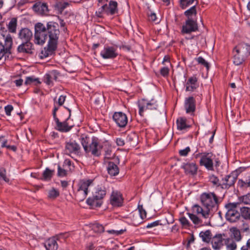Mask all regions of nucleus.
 Returning a JSON list of instances; mask_svg holds the SVG:
<instances>
[{
	"instance_id": "obj_56",
	"label": "nucleus",
	"mask_w": 250,
	"mask_h": 250,
	"mask_svg": "<svg viewBox=\"0 0 250 250\" xmlns=\"http://www.w3.org/2000/svg\"><path fill=\"white\" fill-rule=\"evenodd\" d=\"M160 74L164 77H167L169 73V69L167 66L162 67L160 70Z\"/></svg>"
},
{
	"instance_id": "obj_31",
	"label": "nucleus",
	"mask_w": 250,
	"mask_h": 250,
	"mask_svg": "<svg viewBox=\"0 0 250 250\" xmlns=\"http://www.w3.org/2000/svg\"><path fill=\"white\" fill-rule=\"evenodd\" d=\"M107 170L108 173L111 176H116L119 173V168L118 166L111 161L108 162Z\"/></svg>"
},
{
	"instance_id": "obj_45",
	"label": "nucleus",
	"mask_w": 250,
	"mask_h": 250,
	"mask_svg": "<svg viewBox=\"0 0 250 250\" xmlns=\"http://www.w3.org/2000/svg\"><path fill=\"white\" fill-rule=\"evenodd\" d=\"M241 203L240 202H234L229 203L226 204L225 208L227 209V212H231L233 210H236V208L237 207H241L240 206Z\"/></svg>"
},
{
	"instance_id": "obj_27",
	"label": "nucleus",
	"mask_w": 250,
	"mask_h": 250,
	"mask_svg": "<svg viewBox=\"0 0 250 250\" xmlns=\"http://www.w3.org/2000/svg\"><path fill=\"white\" fill-rule=\"evenodd\" d=\"M94 180L93 179H82L80 180L78 184V190L83 191V192L88 193V187L92 184Z\"/></svg>"
},
{
	"instance_id": "obj_17",
	"label": "nucleus",
	"mask_w": 250,
	"mask_h": 250,
	"mask_svg": "<svg viewBox=\"0 0 250 250\" xmlns=\"http://www.w3.org/2000/svg\"><path fill=\"white\" fill-rule=\"evenodd\" d=\"M126 146L128 149L135 147L138 143V136L135 132L128 134L126 138Z\"/></svg>"
},
{
	"instance_id": "obj_18",
	"label": "nucleus",
	"mask_w": 250,
	"mask_h": 250,
	"mask_svg": "<svg viewBox=\"0 0 250 250\" xmlns=\"http://www.w3.org/2000/svg\"><path fill=\"white\" fill-rule=\"evenodd\" d=\"M199 87L198 78L196 75L189 77L186 83V91L193 92Z\"/></svg>"
},
{
	"instance_id": "obj_38",
	"label": "nucleus",
	"mask_w": 250,
	"mask_h": 250,
	"mask_svg": "<svg viewBox=\"0 0 250 250\" xmlns=\"http://www.w3.org/2000/svg\"><path fill=\"white\" fill-rule=\"evenodd\" d=\"M230 231L232 232L231 238L237 242H239L241 240L242 236L239 229L236 228H232L230 229Z\"/></svg>"
},
{
	"instance_id": "obj_1",
	"label": "nucleus",
	"mask_w": 250,
	"mask_h": 250,
	"mask_svg": "<svg viewBox=\"0 0 250 250\" xmlns=\"http://www.w3.org/2000/svg\"><path fill=\"white\" fill-rule=\"evenodd\" d=\"M60 31L57 22L50 21L44 25L42 22H37L35 25V40L38 44H43L49 38L47 48L41 52V58L49 57L55 53L57 49Z\"/></svg>"
},
{
	"instance_id": "obj_47",
	"label": "nucleus",
	"mask_w": 250,
	"mask_h": 250,
	"mask_svg": "<svg viewBox=\"0 0 250 250\" xmlns=\"http://www.w3.org/2000/svg\"><path fill=\"white\" fill-rule=\"evenodd\" d=\"M209 181L211 183L213 186L221 188V183L219 182V178L215 175L212 174L209 177Z\"/></svg>"
},
{
	"instance_id": "obj_59",
	"label": "nucleus",
	"mask_w": 250,
	"mask_h": 250,
	"mask_svg": "<svg viewBox=\"0 0 250 250\" xmlns=\"http://www.w3.org/2000/svg\"><path fill=\"white\" fill-rule=\"evenodd\" d=\"M190 151V148L189 146H187L184 149L180 150L179 154L181 156H186Z\"/></svg>"
},
{
	"instance_id": "obj_21",
	"label": "nucleus",
	"mask_w": 250,
	"mask_h": 250,
	"mask_svg": "<svg viewBox=\"0 0 250 250\" xmlns=\"http://www.w3.org/2000/svg\"><path fill=\"white\" fill-rule=\"evenodd\" d=\"M181 168L184 169L186 174L194 175L197 174L198 166L194 163H183Z\"/></svg>"
},
{
	"instance_id": "obj_54",
	"label": "nucleus",
	"mask_w": 250,
	"mask_h": 250,
	"mask_svg": "<svg viewBox=\"0 0 250 250\" xmlns=\"http://www.w3.org/2000/svg\"><path fill=\"white\" fill-rule=\"evenodd\" d=\"M6 169L4 167L0 168V179H2L6 182H8L9 179L6 176Z\"/></svg>"
},
{
	"instance_id": "obj_39",
	"label": "nucleus",
	"mask_w": 250,
	"mask_h": 250,
	"mask_svg": "<svg viewBox=\"0 0 250 250\" xmlns=\"http://www.w3.org/2000/svg\"><path fill=\"white\" fill-rule=\"evenodd\" d=\"M195 1H196V4L195 5H197L198 2V0H180L179 6L181 9H185L190 5L193 4Z\"/></svg>"
},
{
	"instance_id": "obj_43",
	"label": "nucleus",
	"mask_w": 250,
	"mask_h": 250,
	"mask_svg": "<svg viewBox=\"0 0 250 250\" xmlns=\"http://www.w3.org/2000/svg\"><path fill=\"white\" fill-rule=\"evenodd\" d=\"M237 187L241 190H245L248 188H250V184L245 180L239 179L237 182Z\"/></svg>"
},
{
	"instance_id": "obj_20",
	"label": "nucleus",
	"mask_w": 250,
	"mask_h": 250,
	"mask_svg": "<svg viewBox=\"0 0 250 250\" xmlns=\"http://www.w3.org/2000/svg\"><path fill=\"white\" fill-rule=\"evenodd\" d=\"M33 37L32 31L28 28H22L18 33V38L22 42H31L30 41Z\"/></svg>"
},
{
	"instance_id": "obj_32",
	"label": "nucleus",
	"mask_w": 250,
	"mask_h": 250,
	"mask_svg": "<svg viewBox=\"0 0 250 250\" xmlns=\"http://www.w3.org/2000/svg\"><path fill=\"white\" fill-rule=\"evenodd\" d=\"M197 14L196 5L192 6L189 9L185 11L184 13L187 19H197Z\"/></svg>"
},
{
	"instance_id": "obj_23",
	"label": "nucleus",
	"mask_w": 250,
	"mask_h": 250,
	"mask_svg": "<svg viewBox=\"0 0 250 250\" xmlns=\"http://www.w3.org/2000/svg\"><path fill=\"white\" fill-rule=\"evenodd\" d=\"M57 239L56 237H53L46 240L43 243L46 250H57L58 248Z\"/></svg>"
},
{
	"instance_id": "obj_3",
	"label": "nucleus",
	"mask_w": 250,
	"mask_h": 250,
	"mask_svg": "<svg viewBox=\"0 0 250 250\" xmlns=\"http://www.w3.org/2000/svg\"><path fill=\"white\" fill-rule=\"evenodd\" d=\"M199 199L202 206L206 209V212L210 213L213 210H217L221 202L220 198L214 192H204L200 195Z\"/></svg>"
},
{
	"instance_id": "obj_35",
	"label": "nucleus",
	"mask_w": 250,
	"mask_h": 250,
	"mask_svg": "<svg viewBox=\"0 0 250 250\" xmlns=\"http://www.w3.org/2000/svg\"><path fill=\"white\" fill-rule=\"evenodd\" d=\"M199 236L202 238L203 242L209 243L212 237L211 231L209 229L206 230L205 231H201L199 233Z\"/></svg>"
},
{
	"instance_id": "obj_58",
	"label": "nucleus",
	"mask_w": 250,
	"mask_h": 250,
	"mask_svg": "<svg viewBox=\"0 0 250 250\" xmlns=\"http://www.w3.org/2000/svg\"><path fill=\"white\" fill-rule=\"evenodd\" d=\"M50 76H51V79L54 80L55 81H57L58 76L59 75V73L56 70H53L49 72V73Z\"/></svg>"
},
{
	"instance_id": "obj_49",
	"label": "nucleus",
	"mask_w": 250,
	"mask_h": 250,
	"mask_svg": "<svg viewBox=\"0 0 250 250\" xmlns=\"http://www.w3.org/2000/svg\"><path fill=\"white\" fill-rule=\"evenodd\" d=\"M93 230L97 233H102L104 231V226L99 223H95L92 226Z\"/></svg>"
},
{
	"instance_id": "obj_12",
	"label": "nucleus",
	"mask_w": 250,
	"mask_h": 250,
	"mask_svg": "<svg viewBox=\"0 0 250 250\" xmlns=\"http://www.w3.org/2000/svg\"><path fill=\"white\" fill-rule=\"evenodd\" d=\"M117 51V46L106 45L101 52L100 55L104 59H114L118 55Z\"/></svg>"
},
{
	"instance_id": "obj_44",
	"label": "nucleus",
	"mask_w": 250,
	"mask_h": 250,
	"mask_svg": "<svg viewBox=\"0 0 250 250\" xmlns=\"http://www.w3.org/2000/svg\"><path fill=\"white\" fill-rule=\"evenodd\" d=\"M87 194L86 192L77 189L75 194V199L79 202L83 201L86 197Z\"/></svg>"
},
{
	"instance_id": "obj_36",
	"label": "nucleus",
	"mask_w": 250,
	"mask_h": 250,
	"mask_svg": "<svg viewBox=\"0 0 250 250\" xmlns=\"http://www.w3.org/2000/svg\"><path fill=\"white\" fill-rule=\"evenodd\" d=\"M41 83L39 78H36L34 76L27 77L26 78L24 84L26 85H34L37 86Z\"/></svg>"
},
{
	"instance_id": "obj_63",
	"label": "nucleus",
	"mask_w": 250,
	"mask_h": 250,
	"mask_svg": "<svg viewBox=\"0 0 250 250\" xmlns=\"http://www.w3.org/2000/svg\"><path fill=\"white\" fill-rule=\"evenodd\" d=\"M125 231V229H121L120 230H115L113 229L108 230H107V232L109 234H116V235H120L122 234L124 231Z\"/></svg>"
},
{
	"instance_id": "obj_10",
	"label": "nucleus",
	"mask_w": 250,
	"mask_h": 250,
	"mask_svg": "<svg viewBox=\"0 0 250 250\" xmlns=\"http://www.w3.org/2000/svg\"><path fill=\"white\" fill-rule=\"evenodd\" d=\"M237 177L238 174L235 171H232L230 174L225 175L221 180V188L228 189L230 187H233L237 179Z\"/></svg>"
},
{
	"instance_id": "obj_41",
	"label": "nucleus",
	"mask_w": 250,
	"mask_h": 250,
	"mask_svg": "<svg viewBox=\"0 0 250 250\" xmlns=\"http://www.w3.org/2000/svg\"><path fill=\"white\" fill-rule=\"evenodd\" d=\"M240 215L244 219L250 220V208L247 207H241Z\"/></svg>"
},
{
	"instance_id": "obj_25",
	"label": "nucleus",
	"mask_w": 250,
	"mask_h": 250,
	"mask_svg": "<svg viewBox=\"0 0 250 250\" xmlns=\"http://www.w3.org/2000/svg\"><path fill=\"white\" fill-rule=\"evenodd\" d=\"M234 49H237L239 53L247 57L250 55V45L247 43L242 42L238 44L234 47Z\"/></svg>"
},
{
	"instance_id": "obj_37",
	"label": "nucleus",
	"mask_w": 250,
	"mask_h": 250,
	"mask_svg": "<svg viewBox=\"0 0 250 250\" xmlns=\"http://www.w3.org/2000/svg\"><path fill=\"white\" fill-rule=\"evenodd\" d=\"M192 209L197 214L201 213L203 217L205 218H206L207 216H208L210 214L209 212H206V209H204L203 206L201 207L198 204L194 205L192 207Z\"/></svg>"
},
{
	"instance_id": "obj_22",
	"label": "nucleus",
	"mask_w": 250,
	"mask_h": 250,
	"mask_svg": "<svg viewBox=\"0 0 250 250\" xmlns=\"http://www.w3.org/2000/svg\"><path fill=\"white\" fill-rule=\"evenodd\" d=\"M176 125L177 129L180 131L187 130L191 127L187 119L184 117H180L177 119Z\"/></svg>"
},
{
	"instance_id": "obj_50",
	"label": "nucleus",
	"mask_w": 250,
	"mask_h": 250,
	"mask_svg": "<svg viewBox=\"0 0 250 250\" xmlns=\"http://www.w3.org/2000/svg\"><path fill=\"white\" fill-rule=\"evenodd\" d=\"M239 199L240 203H243L246 205H250V193L239 197Z\"/></svg>"
},
{
	"instance_id": "obj_15",
	"label": "nucleus",
	"mask_w": 250,
	"mask_h": 250,
	"mask_svg": "<svg viewBox=\"0 0 250 250\" xmlns=\"http://www.w3.org/2000/svg\"><path fill=\"white\" fill-rule=\"evenodd\" d=\"M34 50V46L31 42H24L18 46L17 51L20 54H33Z\"/></svg>"
},
{
	"instance_id": "obj_48",
	"label": "nucleus",
	"mask_w": 250,
	"mask_h": 250,
	"mask_svg": "<svg viewBox=\"0 0 250 250\" xmlns=\"http://www.w3.org/2000/svg\"><path fill=\"white\" fill-rule=\"evenodd\" d=\"M139 214L140 217L142 220L140 222L135 221L134 218L132 219L133 223L135 226H137L140 224L142 223L143 222L142 220L146 217V212L145 210H142V211H140L139 212Z\"/></svg>"
},
{
	"instance_id": "obj_24",
	"label": "nucleus",
	"mask_w": 250,
	"mask_h": 250,
	"mask_svg": "<svg viewBox=\"0 0 250 250\" xmlns=\"http://www.w3.org/2000/svg\"><path fill=\"white\" fill-rule=\"evenodd\" d=\"M233 62L236 65L242 64L247 58L246 56L243 55L241 53H239L237 49H234V48L233 50Z\"/></svg>"
},
{
	"instance_id": "obj_64",
	"label": "nucleus",
	"mask_w": 250,
	"mask_h": 250,
	"mask_svg": "<svg viewBox=\"0 0 250 250\" xmlns=\"http://www.w3.org/2000/svg\"><path fill=\"white\" fill-rule=\"evenodd\" d=\"M160 222H161L160 220H157L152 223H149L147 224L146 228H151L152 227H156L159 225H161V224L160 223Z\"/></svg>"
},
{
	"instance_id": "obj_29",
	"label": "nucleus",
	"mask_w": 250,
	"mask_h": 250,
	"mask_svg": "<svg viewBox=\"0 0 250 250\" xmlns=\"http://www.w3.org/2000/svg\"><path fill=\"white\" fill-rule=\"evenodd\" d=\"M226 217L227 220L229 222L234 223L240 219V213L236 210L231 212H227L226 214Z\"/></svg>"
},
{
	"instance_id": "obj_14",
	"label": "nucleus",
	"mask_w": 250,
	"mask_h": 250,
	"mask_svg": "<svg viewBox=\"0 0 250 250\" xmlns=\"http://www.w3.org/2000/svg\"><path fill=\"white\" fill-rule=\"evenodd\" d=\"M124 198L122 193L118 191H113L110 196V204L114 207L123 206Z\"/></svg>"
},
{
	"instance_id": "obj_5",
	"label": "nucleus",
	"mask_w": 250,
	"mask_h": 250,
	"mask_svg": "<svg viewBox=\"0 0 250 250\" xmlns=\"http://www.w3.org/2000/svg\"><path fill=\"white\" fill-rule=\"evenodd\" d=\"M59 109V107L55 105L52 111V115L54 120L56 123V125L55 129L61 132H67L70 131L73 127V125H69L68 121L65 117L62 118L64 120L62 122H60L59 118L57 116V111Z\"/></svg>"
},
{
	"instance_id": "obj_46",
	"label": "nucleus",
	"mask_w": 250,
	"mask_h": 250,
	"mask_svg": "<svg viewBox=\"0 0 250 250\" xmlns=\"http://www.w3.org/2000/svg\"><path fill=\"white\" fill-rule=\"evenodd\" d=\"M59 196V191L54 188L48 192V198L50 199L54 200Z\"/></svg>"
},
{
	"instance_id": "obj_61",
	"label": "nucleus",
	"mask_w": 250,
	"mask_h": 250,
	"mask_svg": "<svg viewBox=\"0 0 250 250\" xmlns=\"http://www.w3.org/2000/svg\"><path fill=\"white\" fill-rule=\"evenodd\" d=\"M116 144L118 146H123L126 145V140L125 141L122 138H117L116 140Z\"/></svg>"
},
{
	"instance_id": "obj_28",
	"label": "nucleus",
	"mask_w": 250,
	"mask_h": 250,
	"mask_svg": "<svg viewBox=\"0 0 250 250\" xmlns=\"http://www.w3.org/2000/svg\"><path fill=\"white\" fill-rule=\"evenodd\" d=\"M69 5V3L63 0H57L53 5V7L58 14H62L63 11Z\"/></svg>"
},
{
	"instance_id": "obj_11",
	"label": "nucleus",
	"mask_w": 250,
	"mask_h": 250,
	"mask_svg": "<svg viewBox=\"0 0 250 250\" xmlns=\"http://www.w3.org/2000/svg\"><path fill=\"white\" fill-rule=\"evenodd\" d=\"M198 30L197 19H186L182 26L181 33L182 34H188Z\"/></svg>"
},
{
	"instance_id": "obj_6",
	"label": "nucleus",
	"mask_w": 250,
	"mask_h": 250,
	"mask_svg": "<svg viewBox=\"0 0 250 250\" xmlns=\"http://www.w3.org/2000/svg\"><path fill=\"white\" fill-rule=\"evenodd\" d=\"M139 107V114L141 116H144V113L147 110H153L158 109V105L157 102L154 99L147 100L145 99H142L138 102Z\"/></svg>"
},
{
	"instance_id": "obj_2",
	"label": "nucleus",
	"mask_w": 250,
	"mask_h": 250,
	"mask_svg": "<svg viewBox=\"0 0 250 250\" xmlns=\"http://www.w3.org/2000/svg\"><path fill=\"white\" fill-rule=\"evenodd\" d=\"M79 141L86 154L91 153L94 157H99L101 155L102 146L99 145V139L97 137H90L87 134H83L79 138Z\"/></svg>"
},
{
	"instance_id": "obj_7",
	"label": "nucleus",
	"mask_w": 250,
	"mask_h": 250,
	"mask_svg": "<svg viewBox=\"0 0 250 250\" xmlns=\"http://www.w3.org/2000/svg\"><path fill=\"white\" fill-rule=\"evenodd\" d=\"M13 39L10 34H8L4 39V44L0 42V61L3 58L4 60L11 54Z\"/></svg>"
},
{
	"instance_id": "obj_60",
	"label": "nucleus",
	"mask_w": 250,
	"mask_h": 250,
	"mask_svg": "<svg viewBox=\"0 0 250 250\" xmlns=\"http://www.w3.org/2000/svg\"><path fill=\"white\" fill-rule=\"evenodd\" d=\"M13 110V107L11 104L7 105L4 107V110L6 113V115L7 116H10L11 112Z\"/></svg>"
},
{
	"instance_id": "obj_19",
	"label": "nucleus",
	"mask_w": 250,
	"mask_h": 250,
	"mask_svg": "<svg viewBox=\"0 0 250 250\" xmlns=\"http://www.w3.org/2000/svg\"><path fill=\"white\" fill-rule=\"evenodd\" d=\"M185 108L187 113H193L196 109V101L193 96L186 98L185 101Z\"/></svg>"
},
{
	"instance_id": "obj_42",
	"label": "nucleus",
	"mask_w": 250,
	"mask_h": 250,
	"mask_svg": "<svg viewBox=\"0 0 250 250\" xmlns=\"http://www.w3.org/2000/svg\"><path fill=\"white\" fill-rule=\"evenodd\" d=\"M104 159H112L115 156V154L113 152L112 148L110 146L104 147Z\"/></svg>"
},
{
	"instance_id": "obj_8",
	"label": "nucleus",
	"mask_w": 250,
	"mask_h": 250,
	"mask_svg": "<svg viewBox=\"0 0 250 250\" xmlns=\"http://www.w3.org/2000/svg\"><path fill=\"white\" fill-rule=\"evenodd\" d=\"M197 155H201L199 162L200 165L204 166L208 170L214 171L213 157L215 156L212 152L199 153Z\"/></svg>"
},
{
	"instance_id": "obj_51",
	"label": "nucleus",
	"mask_w": 250,
	"mask_h": 250,
	"mask_svg": "<svg viewBox=\"0 0 250 250\" xmlns=\"http://www.w3.org/2000/svg\"><path fill=\"white\" fill-rule=\"evenodd\" d=\"M188 214L189 218L191 220L193 224L195 225H198L201 222V220L197 215L190 213H188Z\"/></svg>"
},
{
	"instance_id": "obj_57",
	"label": "nucleus",
	"mask_w": 250,
	"mask_h": 250,
	"mask_svg": "<svg viewBox=\"0 0 250 250\" xmlns=\"http://www.w3.org/2000/svg\"><path fill=\"white\" fill-rule=\"evenodd\" d=\"M179 221L183 227H190L191 225L188 220L184 216L181 217Z\"/></svg>"
},
{
	"instance_id": "obj_26",
	"label": "nucleus",
	"mask_w": 250,
	"mask_h": 250,
	"mask_svg": "<svg viewBox=\"0 0 250 250\" xmlns=\"http://www.w3.org/2000/svg\"><path fill=\"white\" fill-rule=\"evenodd\" d=\"M223 239L221 234H218L212 237L211 243L214 250H219L223 245Z\"/></svg>"
},
{
	"instance_id": "obj_52",
	"label": "nucleus",
	"mask_w": 250,
	"mask_h": 250,
	"mask_svg": "<svg viewBox=\"0 0 250 250\" xmlns=\"http://www.w3.org/2000/svg\"><path fill=\"white\" fill-rule=\"evenodd\" d=\"M196 60L198 63L206 67L208 70L209 69V64L202 57H199L198 58H196Z\"/></svg>"
},
{
	"instance_id": "obj_16",
	"label": "nucleus",
	"mask_w": 250,
	"mask_h": 250,
	"mask_svg": "<svg viewBox=\"0 0 250 250\" xmlns=\"http://www.w3.org/2000/svg\"><path fill=\"white\" fill-rule=\"evenodd\" d=\"M65 150L67 153L78 154L81 152V146L75 141L70 140L65 143Z\"/></svg>"
},
{
	"instance_id": "obj_33",
	"label": "nucleus",
	"mask_w": 250,
	"mask_h": 250,
	"mask_svg": "<svg viewBox=\"0 0 250 250\" xmlns=\"http://www.w3.org/2000/svg\"><path fill=\"white\" fill-rule=\"evenodd\" d=\"M18 25V20L17 18H12L7 24L8 31L11 33H16Z\"/></svg>"
},
{
	"instance_id": "obj_40",
	"label": "nucleus",
	"mask_w": 250,
	"mask_h": 250,
	"mask_svg": "<svg viewBox=\"0 0 250 250\" xmlns=\"http://www.w3.org/2000/svg\"><path fill=\"white\" fill-rule=\"evenodd\" d=\"M225 243L228 250H235L237 245L235 241L232 238H228L225 240Z\"/></svg>"
},
{
	"instance_id": "obj_13",
	"label": "nucleus",
	"mask_w": 250,
	"mask_h": 250,
	"mask_svg": "<svg viewBox=\"0 0 250 250\" xmlns=\"http://www.w3.org/2000/svg\"><path fill=\"white\" fill-rule=\"evenodd\" d=\"M112 119L117 126L121 128L125 127L128 123V118L126 115L121 111L115 112L113 114Z\"/></svg>"
},
{
	"instance_id": "obj_30",
	"label": "nucleus",
	"mask_w": 250,
	"mask_h": 250,
	"mask_svg": "<svg viewBox=\"0 0 250 250\" xmlns=\"http://www.w3.org/2000/svg\"><path fill=\"white\" fill-rule=\"evenodd\" d=\"M118 3L114 0H110L109 2L108 7L106 8V14L107 15H114L118 14Z\"/></svg>"
},
{
	"instance_id": "obj_53",
	"label": "nucleus",
	"mask_w": 250,
	"mask_h": 250,
	"mask_svg": "<svg viewBox=\"0 0 250 250\" xmlns=\"http://www.w3.org/2000/svg\"><path fill=\"white\" fill-rule=\"evenodd\" d=\"M67 174V171L62 168L60 165H58V172L57 176L60 177L66 176Z\"/></svg>"
},
{
	"instance_id": "obj_4",
	"label": "nucleus",
	"mask_w": 250,
	"mask_h": 250,
	"mask_svg": "<svg viewBox=\"0 0 250 250\" xmlns=\"http://www.w3.org/2000/svg\"><path fill=\"white\" fill-rule=\"evenodd\" d=\"M106 188L103 185H98L95 188L92 196L89 197L86 204L91 208H99L103 203V200L106 194Z\"/></svg>"
},
{
	"instance_id": "obj_55",
	"label": "nucleus",
	"mask_w": 250,
	"mask_h": 250,
	"mask_svg": "<svg viewBox=\"0 0 250 250\" xmlns=\"http://www.w3.org/2000/svg\"><path fill=\"white\" fill-rule=\"evenodd\" d=\"M43 81L48 85H53L54 83L52 81L51 76L49 73H46L43 77Z\"/></svg>"
},
{
	"instance_id": "obj_34",
	"label": "nucleus",
	"mask_w": 250,
	"mask_h": 250,
	"mask_svg": "<svg viewBox=\"0 0 250 250\" xmlns=\"http://www.w3.org/2000/svg\"><path fill=\"white\" fill-rule=\"evenodd\" d=\"M54 170H51L48 167L46 168L42 173L41 180L45 181H50L54 175Z\"/></svg>"
},
{
	"instance_id": "obj_9",
	"label": "nucleus",
	"mask_w": 250,
	"mask_h": 250,
	"mask_svg": "<svg viewBox=\"0 0 250 250\" xmlns=\"http://www.w3.org/2000/svg\"><path fill=\"white\" fill-rule=\"evenodd\" d=\"M33 11L38 15L45 16L49 15L50 10L46 2L42 0H36L32 7Z\"/></svg>"
},
{
	"instance_id": "obj_62",
	"label": "nucleus",
	"mask_w": 250,
	"mask_h": 250,
	"mask_svg": "<svg viewBox=\"0 0 250 250\" xmlns=\"http://www.w3.org/2000/svg\"><path fill=\"white\" fill-rule=\"evenodd\" d=\"M65 98H66L65 96H63V95L60 96L58 99V105L57 106L56 104H54V106L56 105V106L59 107L60 106L62 105L64 103Z\"/></svg>"
}]
</instances>
